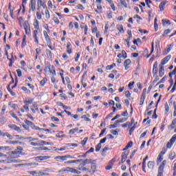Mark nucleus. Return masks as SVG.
<instances>
[{"label": "nucleus", "mask_w": 176, "mask_h": 176, "mask_svg": "<svg viewBox=\"0 0 176 176\" xmlns=\"http://www.w3.org/2000/svg\"><path fill=\"white\" fill-rule=\"evenodd\" d=\"M23 151H24V149L23 148V147L21 146H17L16 149L14 151H11L10 153V159H12L13 160V159H17L19 158V157L20 156V155L23 154Z\"/></svg>", "instance_id": "nucleus-1"}, {"label": "nucleus", "mask_w": 176, "mask_h": 176, "mask_svg": "<svg viewBox=\"0 0 176 176\" xmlns=\"http://www.w3.org/2000/svg\"><path fill=\"white\" fill-rule=\"evenodd\" d=\"M166 164H167V160H164L158 167V173L157 176H164L163 173H164V167H166Z\"/></svg>", "instance_id": "nucleus-2"}, {"label": "nucleus", "mask_w": 176, "mask_h": 176, "mask_svg": "<svg viewBox=\"0 0 176 176\" xmlns=\"http://www.w3.org/2000/svg\"><path fill=\"white\" fill-rule=\"evenodd\" d=\"M75 157H74L72 155H58L56 157H55V160H57V162H65V160H67V159H74Z\"/></svg>", "instance_id": "nucleus-3"}, {"label": "nucleus", "mask_w": 176, "mask_h": 176, "mask_svg": "<svg viewBox=\"0 0 176 176\" xmlns=\"http://www.w3.org/2000/svg\"><path fill=\"white\" fill-rule=\"evenodd\" d=\"M176 141V133L173 135V137L170 139V140L166 144V148L171 149L173 148V145H174V142Z\"/></svg>", "instance_id": "nucleus-4"}, {"label": "nucleus", "mask_w": 176, "mask_h": 176, "mask_svg": "<svg viewBox=\"0 0 176 176\" xmlns=\"http://www.w3.org/2000/svg\"><path fill=\"white\" fill-rule=\"evenodd\" d=\"M24 123H25V124H27V126H29L30 127H31V129L32 130H41V128H39V126H36L35 125V124H34V122L28 120H24Z\"/></svg>", "instance_id": "nucleus-5"}, {"label": "nucleus", "mask_w": 176, "mask_h": 176, "mask_svg": "<svg viewBox=\"0 0 176 176\" xmlns=\"http://www.w3.org/2000/svg\"><path fill=\"white\" fill-rule=\"evenodd\" d=\"M129 155H130V151H126L124 152H123L122 153L121 155V161L120 162H119V164H122L123 163H124L126 162V160H127V157L129 156Z\"/></svg>", "instance_id": "nucleus-6"}, {"label": "nucleus", "mask_w": 176, "mask_h": 176, "mask_svg": "<svg viewBox=\"0 0 176 176\" xmlns=\"http://www.w3.org/2000/svg\"><path fill=\"white\" fill-rule=\"evenodd\" d=\"M8 127L11 130H14V131H17V133H21V131H23V130H21V128H20V126H18L14 124H9Z\"/></svg>", "instance_id": "nucleus-7"}, {"label": "nucleus", "mask_w": 176, "mask_h": 176, "mask_svg": "<svg viewBox=\"0 0 176 176\" xmlns=\"http://www.w3.org/2000/svg\"><path fill=\"white\" fill-rule=\"evenodd\" d=\"M0 163H3L4 164H10V163H17V161L16 160L7 157L6 160H0Z\"/></svg>", "instance_id": "nucleus-8"}, {"label": "nucleus", "mask_w": 176, "mask_h": 176, "mask_svg": "<svg viewBox=\"0 0 176 176\" xmlns=\"http://www.w3.org/2000/svg\"><path fill=\"white\" fill-rule=\"evenodd\" d=\"M24 30L25 31V34L27 35L30 34L31 32V30L30 29V23H28V21H25L23 24Z\"/></svg>", "instance_id": "nucleus-9"}, {"label": "nucleus", "mask_w": 176, "mask_h": 176, "mask_svg": "<svg viewBox=\"0 0 176 176\" xmlns=\"http://www.w3.org/2000/svg\"><path fill=\"white\" fill-rule=\"evenodd\" d=\"M170 58H171V55H168L167 56L164 58L161 61L160 67V65H166V64H167L168 61H170Z\"/></svg>", "instance_id": "nucleus-10"}, {"label": "nucleus", "mask_w": 176, "mask_h": 176, "mask_svg": "<svg viewBox=\"0 0 176 176\" xmlns=\"http://www.w3.org/2000/svg\"><path fill=\"white\" fill-rule=\"evenodd\" d=\"M30 10H32V12H35V6H36V0H30V3L29 5Z\"/></svg>", "instance_id": "nucleus-11"}, {"label": "nucleus", "mask_w": 176, "mask_h": 176, "mask_svg": "<svg viewBox=\"0 0 176 176\" xmlns=\"http://www.w3.org/2000/svg\"><path fill=\"white\" fill-rule=\"evenodd\" d=\"M45 71H48L50 74H53L54 76H56V69L54 67H45Z\"/></svg>", "instance_id": "nucleus-12"}, {"label": "nucleus", "mask_w": 176, "mask_h": 176, "mask_svg": "<svg viewBox=\"0 0 176 176\" xmlns=\"http://www.w3.org/2000/svg\"><path fill=\"white\" fill-rule=\"evenodd\" d=\"M6 144H9V145H15L16 144H19V145H21L23 142L17 140H7Z\"/></svg>", "instance_id": "nucleus-13"}, {"label": "nucleus", "mask_w": 176, "mask_h": 176, "mask_svg": "<svg viewBox=\"0 0 176 176\" xmlns=\"http://www.w3.org/2000/svg\"><path fill=\"white\" fill-rule=\"evenodd\" d=\"M33 108L31 109V111L33 113H36V111H39V108L38 107V104L36 102H34L32 104Z\"/></svg>", "instance_id": "nucleus-14"}, {"label": "nucleus", "mask_w": 176, "mask_h": 176, "mask_svg": "<svg viewBox=\"0 0 176 176\" xmlns=\"http://www.w3.org/2000/svg\"><path fill=\"white\" fill-rule=\"evenodd\" d=\"M73 168L66 167L65 168H63L58 173H72Z\"/></svg>", "instance_id": "nucleus-15"}, {"label": "nucleus", "mask_w": 176, "mask_h": 176, "mask_svg": "<svg viewBox=\"0 0 176 176\" xmlns=\"http://www.w3.org/2000/svg\"><path fill=\"white\" fill-rule=\"evenodd\" d=\"M80 162H83V160H69L67 162H65V164H72L74 163H80Z\"/></svg>", "instance_id": "nucleus-16"}, {"label": "nucleus", "mask_w": 176, "mask_h": 176, "mask_svg": "<svg viewBox=\"0 0 176 176\" xmlns=\"http://www.w3.org/2000/svg\"><path fill=\"white\" fill-rule=\"evenodd\" d=\"M173 46H174L173 43H171V44L167 45L166 49L164 51V54H168L170 53V52L171 51Z\"/></svg>", "instance_id": "nucleus-17"}, {"label": "nucleus", "mask_w": 176, "mask_h": 176, "mask_svg": "<svg viewBox=\"0 0 176 176\" xmlns=\"http://www.w3.org/2000/svg\"><path fill=\"white\" fill-rule=\"evenodd\" d=\"M36 160H41V161L47 160V159H50V156H47V155L42 156V155H40V156L36 157Z\"/></svg>", "instance_id": "nucleus-18"}, {"label": "nucleus", "mask_w": 176, "mask_h": 176, "mask_svg": "<svg viewBox=\"0 0 176 176\" xmlns=\"http://www.w3.org/2000/svg\"><path fill=\"white\" fill-rule=\"evenodd\" d=\"M84 162H85V164H96V162H97V160H93L91 159H85L84 160Z\"/></svg>", "instance_id": "nucleus-19"}, {"label": "nucleus", "mask_w": 176, "mask_h": 176, "mask_svg": "<svg viewBox=\"0 0 176 176\" xmlns=\"http://www.w3.org/2000/svg\"><path fill=\"white\" fill-rule=\"evenodd\" d=\"M37 6L38 8H46V4H45V2L43 1V0H37Z\"/></svg>", "instance_id": "nucleus-20"}, {"label": "nucleus", "mask_w": 176, "mask_h": 176, "mask_svg": "<svg viewBox=\"0 0 176 176\" xmlns=\"http://www.w3.org/2000/svg\"><path fill=\"white\" fill-rule=\"evenodd\" d=\"M176 157L175 151H170L169 153L168 159L170 160H174V159Z\"/></svg>", "instance_id": "nucleus-21"}, {"label": "nucleus", "mask_w": 176, "mask_h": 176, "mask_svg": "<svg viewBox=\"0 0 176 176\" xmlns=\"http://www.w3.org/2000/svg\"><path fill=\"white\" fill-rule=\"evenodd\" d=\"M47 82V78L44 77L43 80L40 81V86L41 87H45V85Z\"/></svg>", "instance_id": "nucleus-22"}, {"label": "nucleus", "mask_w": 176, "mask_h": 176, "mask_svg": "<svg viewBox=\"0 0 176 176\" xmlns=\"http://www.w3.org/2000/svg\"><path fill=\"white\" fill-rule=\"evenodd\" d=\"M147 166L150 170H153L155 168V162L153 161H150L147 164Z\"/></svg>", "instance_id": "nucleus-23"}, {"label": "nucleus", "mask_w": 176, "mask_h": 176, "mask_svg": "<svg viewBox=\"0 0 176 176\" xmlns=\"http://www.w3.org/2000/svg\"><path fill=\"white\" fill-rule=\"evenodd\" d=\"M36 35H38V30H34L33 34L34 42H36L37 44H39V41L38 40V37L36 36Z\"/></svg>", "instance_id": "nucleus-24"}, {"label": "nucleus", "mask_w": 176, "mask_h": 176, "mask_svg": "<svg viewBox=\"0 0 176 176\" xmlns=\"http://www.w3.org/2000/svg\"><path fill=\"white\" fill-rule=\"evenodd\" d=\"M164 75V67H160L159 69V76L160 78H162Z\"/></svg>", "instance_id": "nucleus-25"}, {"label": "nucleus", "mask_w": 176, "mask_h": 176, "mask_svg": "<svg viewBox=\"0 0 176 176\" xmlns=\"http://www.w3.org/2000/svg\"><path fill=\"white\" fill-rule=\"evenodd\" d=\"M116 162V157H113L108 163V165L110 166V167H113V164Z\"/></svg>", "instance_id": "nucleus-26"}, {"label": "nucleus", "mask_w": 176, "mask_h": 176, "mask_svg": "<svg viewBox=\"0 0 176 176\" xmlns=\"http://www.w3.org/2000/svg\"><path fill=\"white\" fill-rule=\"evenodd\" d=\"M3 137H6L8 140H13V135L8 132L3 133Z\"/></svg>", "instance_id": "nucleus-27"}, {"label": "nucleus", "mask_w": 176, "mask_h": 176, "mask_svg": "<svg viewBox=\"0 0 176 176\" xmlns=\"http://www.w3.org/2000/svg\"><path fill=\"white\" fill-rule=\"evenodd\" d=\"M117 30H119V32H120V34H124V29H123V25H118Z\"/></svg>", "instance_id": "nucleus-28"}, {"label": "nucleus", "mask_w": 176, "mask_h": 176, "mask_svg": "<svg viewBox=\"0 0 176 176\" xmlns=\"http://www.w3.org/2000/svg\"><path fill=\"white\" fill-rule=\"evenodd\" d=\"M78 170L79 171H89V168L85 167V166H80V164L78 165Z\"/></svg>", "instance_id": "nucleus-29"}, {"label": "nucleus", "mask_w": 176, "mask_h": 176, "mask_svg": "<svg viewBox=\"0 0 176 176\" xmlns=\"http://www.w3.org/2000/svg\"><path fill=\"white\" fill-rule=\"evenodd\" d=\"M162 160H163V155L162 154H159L157 157V164H160Z\"/></svg>", "instance_id": "nucleus-30"}, {"label": "nucleus", "mask_w": 176, "mask_h": 176, "mask_svg": "<svg viewBox=\"0 0 176 176\" xmlns=\"http://www.w3.org/2000/svg\"><path fill=\"white\" fill-rule=\"evenodd\" d=\"M77 131H79V128L72 129L69 130V134L72 135L73 134H75V133H77Z\"/></svg>", "instance_id": "nucleus-31"}, {"label": "nucleus", "mask_w": 176, "mask_h": 176, "mask_svg": "<svg viewBox=\"0 0 176 176\" xmlns=\"http://www.w3.org/2000/svg\"><path fill=\"white\" fill-rule=\"evenodd\" d=\"M10 115L12 116V118L15 119L16 122H20V119L19 118V117L16 116V114L14 112L10 111Z\"/></svg>", "instance_id": "nucleus-32"}, {"label": "nucleus", "mask_w": 176, "mask_h": 176, "mask_svg": "<svg viewBox=\"0 0 176 176\" xmlns=\"http://www.w3.org/2000/svg\"><path fill=\"white\" fill-rule=\"evenodd\" d=\"M23 102L26 105H30V104H32V102H34V98H28V100H24Z\"/></svg>", "instance_id": "nucleus-33"}, {"label": "nucleus", "mask_w": 176, "mask_h": 176, "mask_svg": "<svg viewBox=\"0 0 176 176\" xmlns=\"http://www.w3.org/2000/svg\"><path fill=\"white\" fill-rule=\"evenodd\" d=\"M164 6H166V1L161 2L159 6L161 12H163V10H164Z\"/></svg>", "instance_id": "nucleus-34"}, {"label": "nucleus", "mask_w": 176, "mask_h": 176, "mask_svg": "<svg viewBox=\"0 0 176 176\" xmlns=\"http://www.w3.org/2000/svg\"><path fill=\"white\" fill-rule=\"evenodd\" d=\"M21 90L27 94H31V90L28 89L26 87H21Z\"/></svg>", "instance_id": "nucleus-35"}, {"label": "nucleus", "mask_w": 176, "mask_h": 176, "mask_svg": "<svg viewBox=\"0 0 176 176\" xmlns=\"http://www.w3.org/2000/svg\"><path fill=\"white\" fill-rule=\"evenodd\" d=\"M38 142L41 145H52V142H46L45 140H39Z\"/></svg>", "instance_id": "nucleus-36"}, {"label": "nucleus", "mask_w": 176, "mask_h": 176, "mask_svg": "<svg viewBox=\"0 0 176 176\" xmlns=\"http://www.w3.org/2000/svg\"><path fill=\"white\" fill-rule=\"evenodd\" d=\"M128 119L129 118H123L116 120V122L119 124V123H124V122H127Z\"/></svg>", "instance_id": "nucleus-37"}, {"label": "nucleus", "mask_w": 176, "mask_h": 176, "mask_svg": "<svg viewBox=\"0 0 176 176\" xmlns=\"http://www.w3.org/2000/svg\"><path fill=\"white\" fill-rule=\"evenodd\" d=\"M84 80H85V74H83L81 77V83L83 87L85 88V87H87V83L83 82Z\"/></svg>", "instance_id": "nucleus-38"}, {"label": "nucleus", "mask_w": 176, "mask_h": 176, "mask_svg": "<svg viewBox=\"0 0 176 176\" xmlns=\"http://www.w3.org/2000/svg\"><path fill=\"white\" fill-rule=\"evenodd\" d=\"M45 54L48 58H53V56L52 55V51H50V50H46Z\"/></svg>", "instance_id": "nucleus-39"}, {"label": "nucleus", "mask_w": 176, "mask_h": 176, "mask_svg": "<svg viewBox=\"0 0 176 176\" xmlns=\"http://www.w3.org/2000/svg\"><path fill=\"white\" fill-rule=\"evenodd\" d=\"M125 97L129 98V100H131V93H130V91H125Z\"/></svg>", "instance_id": "nucleus-40"}, {"label": "nucleus", "mask_w": 176, "mask_h": 176, "mask_svg": "<svg viewBox=\"0 0 176 176\" xmlns=\"http://www.w3.org/2000/svg\"><path fill=\"white\" fill-rule=\"evenodd\" d=\"M34 26L36 30H39V21H38V20L34 21Z\"/></svg>", "instance_id": "nucleus-41"}, {"label": "nucleus", "mask_w": 176, "mask_h": 176, "mask_svg": "<svg viewBox=\"0 0 176 176\" xmlns=\"http://www.w3.org/2000/svg\"><path fill=\"white\" fill-rule=\"evenodd\" d=\"M166 152H167V148L163 147L162 151L160 153V155H162V156H164Z\"/></svg>", "instance_id": "nucleus-42"}, {"label": "nucleus", "mask_w": 176, "mask_h": 176, "mask_svg": "<svg viewBox=\"0 0 176 176\" xmlns=\"http://www.w3.org/2000/svg\"><path fill=\"white\" fill-rule=\"evenodd\" d=\"M9 107H10V108H12L13 109H16V108H17V104H14V103H12V102H10L8 104Z\"/></svg>", "instance_id": "nucleus-43"}, {"label": "nucleus", "mask_w": 176, "mask_h": 176, "mask_svg": "<svg viewBox=\"0 0 176 176\" xmlns=\"http://www.w3.org/2000/svg\"><path fill=\"white\" fill-rule=\"evenodd\" d=\"M87 140H89V138L85 137L82 141H81V144L82 145V146H85V145H86L87 142Z\"/></svg>", "instance_id": "nucleus-44"}, {"label": "nucleus", "mask_w": 176, "mask_h": 176, "mask_svg": "<svg viewBox=\"0 0 176 176\" xmlns=\"http://www.w3.org/2000/svg\"><path fill=\"white\" fill-rule=\"evenodd\" d=\"M101 143H98L96 146V152H100V150L101 149L102 147Z\"/></svg>", "instance_id": "nucleus-45"}, {"label": "nucleus", "mask_w": 176, "mask_h": 176, "mask_svg": "<svg viewBox=\"0 0 176 176\" xmlns=\"http://www.w3.org/2000/svg\"><path fill=\"white\" fill-rule=\"evenodd\" d=\"M162 24H163L164 26H166V25H167V24H168V25H170V24H171V23L170 22L169 20L165 21L164 19H163V20H162Z\"/></svg>", "instance_id": "nucleus-46"}, {"label": "nucleus", "mask_w": 176, "mask_h": 176, "mask_svg": "<svg viewBox=\"0 0 176 176\" xmlns=\"http://www.w3.org/2000/svg\"><path fill=\"white\" fill-rule=\"evenodd\" d=\"M118 122L116 121L113 124L109 125V129H116L118 127Z\"/></svg>", "instance_id": "nucleus-47"}, {"label": "nucleus", "mask_w": 176, "mask_h": 176, "mask_svg": "<svg viewBox=\"0 0 176 176\" xmlns=\"http://www.w3.org/2000/svg\"><path fill=\"white\" fill-rule=\"evenodd\" d=\"M159 69H157V67H153V74L155 75H157V72H158Z\"/></svg>", "instance_id": "nucleus-48"}, {"label": "nucleus", "mask_w": 176, "mask_h": 176, "mask_svg": "<svg viewBox=\"0 0 176 176\" xmlns=\"http://www.w3.org/2000/svg\"><path fill=\"white\" fill-rule=\"evenodd\" d=\"M170 111V107H168V103H165V113H168V111Z\"/></svg>", "instance_id": "nucleus-49"}, {"label": "nucleus", "mask_w": 176, "mask_h": 176, "mask_svg": "<svg viewBox=\"0 0 176 176\" xmlns=\"http://www.w3.org/2000/svg\"><path fill=\"white\" fill-rule=\"evenodd\" d=\"M131 63V60L130 59H126L124 62V65H125V67H127L128 65H130Z\"/></svg>", "instance_id": "nucleus-50"}, {"label": "nucleus", "mask_w": 176, "mask_h": 176, "mask_svg": "<svg viewBox=\"0 0 176 176\" xmlns=\"http://www.w3.org/2000/svg\"><path fill=\"white\" fill-rule=\"evenodd\" d=\"M51 82L54 85H56V83H58V80H56V78L54 76L51 77Z\"/></svg>", "instance_id": "nucleus-51"}, {"label": "nucleus", "mask_w": 176, "mask_h": 176, "mask_svg": "<svg viewBox=\"0 0 176 176\" xmlns=\"http://www.w3.org/2000/svg\"><path fill=\"white\" fill-rule=\"evenodd\" d=\"M91 172H92L93 173H96V171H97V166H96V165H92V166H91Z\"/></svg>", "instance_id": "nucleus-52"}, {"label": "nucleus", "mask_w": 176, "mask_h": 176, "mask_svg": "<svg viewBox=\"0 0 176 176\" xmlns=\"http://www.w3.org/2000/svg\"><path fill=\"white\" fill-rule=\"evenodd\" d=\"M175 164L173 166V176H176V160L174 161Z\"/></svg>", "instance_id": "nucleus-53"}, {"label": "nucleus", "mask_w": 176, "mask_h": 176, "mask_svg": "<svg viewBox=\"0 0 176 176\" xmlns=\"http://www.w3.org/2000/svg\"><path fill=\"white\" fill-rule=\"evenodd\" d=\"M133 146V142L129 141L126 146V149H129V148H131Z\"/></svg>", "instance_id": "nucleus-54"}, {"label": "nucleus", "mask_w": 176, "mask_h": 176, "mask_svg": "<svg viewBox=\"0 0 176 176\" xmlns=\"http://www.w3.org/2000/svg\"><path fill=\"white\" fill-rule=\"evenodd\" d=\"M81 119H85V122H91V120H90V118L86 117V115L82 116Z\"/></svg>", "instance_id": "nucleus-55"}, {"label": "nucleus", "mask_w": 176, "mask_h": 176, "mask_svg": "<svg viewBox=\"0 0 176 176\" xmlns=\"http://www.w3.org/2000/svg\"><path fill=\"white\" fill-rule=\"evenodd\" d=\"M109 150V146L107 145L105 147L102 148V153H106L107 151Z\"/></svg>", "instance_id": "nucleus-56"}, {"label": "nucleus", "mask_w": 176, "mask_h": 176, "mask_svg": "<svg viewBox=\"0 0 176 176\" xmlns=\"http://www.w3.org/2000/svg\"><path fill=\"white\" fill-rule=\"evenodd\" d=\"M6 111V104H4L1 109V115H5Z\"/></svg>", "instance_id": "nucleus-57"}, {"label": "nucleus", "mask_w": 176, "mask_h": 176, "mask_svg": "<svg viewBox=\"0 0 176 176\" xmlns=\"http://www.w3.org/2000/svg\"><path fill=\"white\" fill-rule=\"evenodd\" d=\"M175 90H176V79L175 80V83L173 85L172 89L170 90V93H174Z\"/></svg>", "instance_id": "nucleus-58"}, {"label": "nucleus", "mask_w": 176, "mask_h": 176, "mask_svg": "<svg viewBox=\"0 0 176 176\" xmlns=\"http://www.w3.org/2000/svg\"><path fill=\"white\" fill-rule=\"evenodd\" d=\"M45 17L46 19H50V12H49V10H45Z\"/></svg>", "instance_id": "nucleus-59"}, {"label": "nucleus", "mask_w": 176, "mask_h": 176, "mask_svg": "<svg viewBox=\"0 0 176 176\" xmlns=\"http://www.w3.org/2000/svg\"><path fill=\"white\" fill-rule=\"evenodd\" d=\"M25 45H27V41H25V36H23V41H22V47H24L25 46Z\"/></svg>", "instance_id": "nucleus-60"}, {"label": "nucleus", "mask_w": 176, "mask_h": 176, "mask_svg": "<svg viewBox=\"0 0 176 176\" xmlns=\"http://www.w3.org/2000/svg\"><path fill=\"white\" fill-rule=\"evenodd\" d=\"M173 108H174V112H173V116H176V102H173Z\"/></svg>", "instance_id": "nucleus-61"}, {"label": "nucleus", "mask_w": 176, "mask_h": 176, "mask_svg": "<svg viewBox=\"0 0 176 176\" xmlns=\"http://www.w3.org/2000/svg\"><path fill=\"white\" fill-rule=\"evenodd\" d=\"M175 74H176V67H175V69L172 72L169 73V77L171 78L173 75H175Z\"/></svg>", "instance_id": "nucleus-62"}, {"label": "nucleus", "mask_w": 176, "mask_h": 176, "mask_svg": "<svg viewBox=\"0 0 176 176\" xmlns=\"http://www.w3.org/2000/svg\"><path fill=\"white\" fill-rule=\"evenodd\" d=\"M121 5L124 6L126 8H127V3H126L125 0H120Z\"/></svg>", "instance_id": "nucleus-63"}, {"label": "nucleus", "mask_w": 176, "mask_h": 176, "mask_svg": "<svg viewBox=\"0 0 176 176\" xmlns=\"http://www.w3.org/2000/svg\"><path fill=\"white\" fill-rule=\"evenodd\" d=\"M46 175H49V173H43V172L38 173V176H46Z\"/></svg>", "instance_id": "nucleus-64"}]
</instances>
